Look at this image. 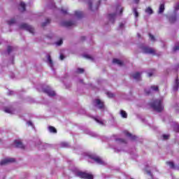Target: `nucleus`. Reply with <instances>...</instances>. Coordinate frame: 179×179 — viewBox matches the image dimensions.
Wrapping results in <instances>:
<instances>
[{"instance_id":"1","label":"nucleus","mask_w":179,"mask_h":179,"mask_svg":"<svg viewBox=\"0 0 179 179\" xmlns=\"http://www.w3.org/2000/svg\"><path fill=\"white\" fill-rule=\"evenodd\" d=\"M162 103V99H155L150 103V106L152 108H153V110H155V111H157V113H162V111L164 110V106H163Z\"/></svg>"},{"instance_id":"2","label":"nucleus","mask_w":179,"mask_h":179,"mask_svg":"<svg viewBox=\"0 0 179 179\" xmlns=\"http://www.w3.org/2000/svg\"><path fill=\"white\" fill-rule=\"evenodd\" d=\"M77 176L78 177H80V178L93 179V175L86 172L78 171L77 172Z\"/></svg>"},{"instance_id":"3","label":"nucleus","mask_w":179,"mask_h":179,"mask_svg":"<svg viewBox=\"0 0 179 179\" xmlns=\"http://www.w3.org/2000/svg\"><path fill=\"white\" fill-rule=\"evenodd\" d=\"M144 54H151L152 55H156V50L148 46H143L141 48Z\"/></svg>"},{"instance_id":"4","label":"nucleus","mask_w":179,"mask_h":179,"mask_svg":"<svg viewBox=\"0 0 179 179\" xmlns=\"http://www.w3.org/2000/svg\"><path fill=\"white\" fill-rule=\"evenodd\" d=\"M20 29H24V30L29 31V33H31V34H34V28L26 23L21 24L20 25Z\"/></svg>"},{"instance_id":"5","label":"nucleus","mask_w":179,"mask_h":179,"mask_svg":"<svg viewBox=\"0 0 179 179\" xmlns=\"http://www.w3.org/2000/svg\"><path fill=\"white\" fill-rule=\"evenodd\" d=\"M16 160L14 158H6L0 162V166H5V164H9V163H15Z\"/></svg>"},{"instance_id":"6","label":"nucleus","mask_w":179,"mask_h":179,"mask_svg":"<svg viewBox=\"0 0 179 179\" xmlns=\"http://www.w3.org/2000/svg\"><path fill=\"white\" fill-rule=\"evenodd\" d=\"M44 92L46 93V94H48L50 97H54V96H55V92L52 91L50 87L45 89Z\"/></svg>"},{"instance_id":"7","label":"nucleus","mask_w":179,"mask_h":179,"mask_svg":"<svg viewBox=\"0 0 179 179\" xmlns=\"http://www.w3.org/2000/svg\"><path fill=\"white\" fill-rule=\"evenodd\" d=\"M14 143L15 145V148H19L20 149H24V145L23 143L19 140H15Z\"/></svg>"},{"instance_id":"8","label":"nucleus","mask_w":179,"mask_h":179,"mask_svg":"<svg viewBox=\"0 0 179 179\" xmlns=\"http://www.w3.org/2000/svg\"><path fill=\"white\" fill-rule=\"evenodd\" d=\"M75 22L73 21H64L62 23V26H64V27H71V26H73Z\"/></svg>"},{"instance_id":"9","label":"nucleus","mask_w":179,"mask_h":179,"mask_svg":"<svg viewBox=\"0 0 179 179\" xmlns=\"http://www.w3.org/2000/svg\"><path fill=\"white\" fill-rule=\"evenodd\" d=\"M96 106H99V110L104 108V103L101 101L100 99H96Z\"/></svg>"},{"instance_id":"10","label":"nucleus","mask_w":179,"mask_h":179,"mask_svg":"<svg viewBox=\"0 0 179 179\" xmlns=\"http://www.w3.org/2000/svg\"><path fill=\"white\" fill-rule=\"evenodd\" d=\"M131 76L135 79V80H141V73L139 72H136L134 74H132Z\"/></svg>"},{"instance_id":"11","label":"nucleus","mask_w":179,"mask_h":179,"mask_svg":"<svg viewBox=\"0 0 179 179\" xmlns=\"http://www.w3.org/2000/svg\"><path fill=\"white\" fill-rule=\"evenodd\" d=\"M176 22H177V15H171V17H169V22L173 24V23H176Z\"/></svg>"},{"instance_id":"12","label":"nucleus","mask_w":179,"mask_h":179,"mask_svg":"<svg viewBox=\"0 0 179 179\" xmlns=\"http://www.w3.org/2000/svg\"><path fill=\"white\" fill-rule=\"evenodd\" d=\"M113 64H117V65H119L120 66H122V65H124V63L118 59H113Z\"/></svg>"},{"instance_id":"13","label":"nucleus","mask_w":179,"mask_h":179,"mask_svg":"<svg viewBox=\"0 0 179 179\" xmlns=\"http://www.w3.org/2000/svg\"><path fill=\"white\" fill-rule=\"evenodd\" d=\"M178 89H179V80H178V77H177L176 79L175 86L173 87V90L177 92V90H178Z\"/></svg>"},{"instance_id":"14","label":"nucleus","mask_w":179,"mask_h":179,"mask_svg":"<svg viewBox=\"0 0 179 179\" xmlns=\"http://www.w3.org/2000/svg\"><path fill=\"white\" fill-rule=\"evenodd\" d=\"M93 160H94V162H96V163H98V164H103V160H101V158L99 157H95L92 158Z\"/></svg>"},{"instance_id":"15","label":"nucleus","mask_w":179,"mask_h":179,"mask_svg":"<svg viewBox=\"0 0 179 179\" xmlns=\"http://www.w3.org/2000/svg\"><path fill=\"white\" fill-rule=\"evenodd\" d=\"M75 15L78 19H81V17H83V12H82V11H76L75 12Z\"/></svg>"},{"instance_id":"16","label":"nucleus","mask_w":179,"mask_h":179,"mask_svg":"<svg viewBox=\"0 0 179 179\" xmlns=\"http://www.w3.org/2000/svg\"><path fill=\"white\" fill-rule=\"evenodd\" d=\"M126 136H129V138H131V141H136V136H132V134L129 132L126 133Z\"/></svg>"},{"instance_id":"17","label":"nucleus","mask_w":179,"mask_h":179,"mask_svg":"<svg viewBox=\"0 0 179 179\" xmlns=\"http://www.w3.org/2000/svg\"><path fill=\"white\" fill-rule=\"evenodd\" d=\"M5 113H8V114H13V109L12 108H4Z\"/></svg>"},{"instance_id":"18","label":"nucleus","mask_w":179,"mask_h":179,"mask_svg":"<svg viewBox=\"0 0 179 179\" xmlns=\"http://www.w3.org/2000/svg\"><path fill=\"white\" fill-rule=\"evenodd\" d=\"M49 131L51 132L52 134H57V129L52 126H50L48 127Z\"/></svg>"},{"instance_id":"19","label":"nucleus","mask_w":179,"mask_h":179,"mask_svg":"<svg viewBox=\"0 0 179 179\" xmlns=\"http://www.w3.org/2000/svg\"><path fill=\"white\" fill-rule=\"evenodd\" d=\"M20 6L22 9V12H25V10H26V3H24V2H23V1H21V3H20Z\"/></svg>"},{"instance_id":"20","label":"nucleus","mask_w":179,"mask_h":179,"mask_svg":"<svg viewBox=\"0 0 179 179\" xmlns=\"http://www.w3.org/2000/svg\"><path fill=\"white\" fill-rule=\"evenodd\" d=\"M145 13H148V15H152L153 13V10L150 7H148L145 9Z\"/></svg>"},{"instance_id":"21","label":"nucleus","mask_w":179,"mask_h":179,"mask_svg":"<svg viewBox=\"0 0 179 179\" xmlns=\"http://www.w3.org/2000/svg\"><path fill=\"white\" fill-rule=\"evenodd\" d=\"M50 22H51V20H50L48 18L46 19L45 22L42 23V25H41L42 27H45V26H47V24H50Z\"/></svg>"},{"instance_id":"22","label":"nucleus","mask_w":179,"mask_h":179,"mask_svg":"<svg viewBox=\"0 0 179 179\" xmlns=\"http://www.w3.org/2000/svg\"><path fill=\"white\" fill-rule=\"evenodd\" d=\"M166 164L170 166V169H176V165L174 164V162H167Z\"/></svg>"},{"instance_id":"23","label":"nucleus","mask_w":179,"mask_h":179,"mask_svg":"<svg viewBox=\"0 0 179 179\" xmlns=\"http://www.w3.org/2000/svg\"><path fill=\"white\" fill-rule=\"evenodd\" d=\"M115 16H116L115 13L108 14V17L109 20H114V19H115Z\"/></svg>"},{"instance_id":"24","label":"nucleus","mask_w":179,"mask_h":179,"mask_svg":"<svg viewBox=\"0 0 179 179\" xmlns=\"http://www.w3.org/2000/svg\"><path fill=\"white\" fill-rule=\"evenodd\" d=\"M164 12V4H161L159 9V13H163Z\"/></svg>"},{"instance_id":"25","label":"nucleus","mask_w":179,"mask_h":179,"mask_svg":"<svg viewBox=\"0 0 179 179\" xmlns=\"http://www.w3.org/2000/svg\"><path fill=\"white\" fill-rule=\"evenodd\" d=\"M8 24H9L10 26L12 24H15V23H16V20H15L14 18L10 20L9 21H7Z\"/></svg>"},{"instance_id":"26","label":"nucleus","mask_w":179,"mask_h":179,"mask_svg":"<svg viewBox=\"0 0 179 179\" xmlns=\"http://www.w3.org/2000/svg\"><path fill=\"white\" fill-rule=\"evenodd\" d=\"M120 114L123 118H127L128 117V114L124 110H120Z\"/></svg>"},{"instance_id":"27","label":"nucleus","mask_w":179,"mask_h":179,"mask_svg":"<svg viewBox=\"0 0 179 179\" xmlns=\"http://www.w3.org/2000/svg\"><path fill=\"white\" fill-rule=\"evenodd\" d=\"M152 90H154V92H159V86L152 85L151 86Z\"/></svg>"},{"instance_id":"28","label":"nucleus","mask_w":179,"mask_h":179,"mask_svg":"<svg viewBox=\"0 0 179 179\" xmlns=\"http://www.w3.org/2000/svg\"><path fill=\"white\" fill-rule=\"evenodd\" d=\"M48 62H49V64L51 67H52L53 66V63H52V59H51V56H48Z\"/></svg>"},{"instance_id":"29","label":"nucleus","mask_w":179,"mask_h":179,"mask_svg":"<svg viewBox=\"0 0 179 179\" xmlns=\"http://www.w3.org/2000/svg\"><path fill=\"white\" fill-rule=\"evenodd\" d=\"M117 141L119 142V143H127V141L124 138H117Z\"/></svg>"},{"instance_id":"30","label":"nucleus","mask_w":179,"mask_h":179,"mask_svg":"<svg viewBox=\"0 0 179 179\" xmlns=\"http://www.w3.org/2000/svg\"><path fill=\"white\" fill-rule=\"evenodd\" d=\"M108 97H109L110 99H113V97H115V94L111 93V92H107L106 93Z\"/></svg>"},{"instance_id":"31","label":"nucleus","mask_w":179,"mask_h":179,"mask_svg":"<svg viewBox=\"0 0 179 179\" xmlns=\"http://www.w3.org/2000/svg\"><path fill=\"white\" fill-rule=\"evenodd\" d=\"M133 11L135 15V17H138V16H139V13H138V10L136 8H134Z\"/></svg>"},{"instance_id":"32","label":"nucleus","mask_w":179,"mask_h":179,"mask_svg":"<svg viewBox=\"0 0 179 179\" xmlns=\"http://www.w3.org/2000/svg\"><path fill=\"white\" fill-rule=\"evenodd\" d=\"M85 72V69H78L76 71V73H83Z\"/></svg>"},{"instance_id":"33","label":"nucleus","mask_w":179,"mask_h":179,"mask_svg":"<svg viewBox=\"0 0 179 179\" xmlns=\"http://www.w3.org/2000/svg\"><path fill=\"white\" fill-rule=\"evenodd\" d=\"M149 37L151 40V41H155L156 38H155V36L153 35H152V34H149Z\"/></svg>"},{"instance_id":"34","label":"nucleus","mask_w":179,"mask_h":179,"mask_svg":"<svg viewBox=\"0 0 179 179\" xmlns=\"http://www.w3.org/2000/svg\"><path fill=\"white\" fill-rule=\"evenodd\" d=\"M12 50H13L12 46H8V48H7V52L8 54H10V52H12Z\"/></svg>"},{"instance_id":"35","label":"nucleus","mask_w":179,"mask_h":179,"mask_svg":"<svg viewBox=\"0 0 179 179\" xmlns=\"http://www.w3.org/2000/svg\"><path fill=\"white\" fill-rule=\"evenodd\" d=\"M64 43V41H62V39H59V41H58L56 44L57 45H62V43Z\"/></svg>"},{"instance_id":"36","label":"nucleus","mask_w":179,"mask_h":179,"mask_svg":"<svg viewBox=\"0 0 179 179\" xmlns=\"http://www.w3.org/2000/svg\"><path fill=\"white\" fill-rule=\"evenodd\" d=\"M169 135H166V134L163 135V138H164V141H167V139H169Z\"/></svg>"},{"instance_id":"37","label":"nucleus","mask_w":179,"mask_h":179,"mask_svg":"<svg viewBox=\"0 0 179 179\" xmlns=\"http://www.w3.org/2000/svg\"><path fill=\"white\" fill-rule=\"evenodd\" d=\"M62 12L63 15H66V13H68L66 10H64V9H62Z\"/></svg>"},{"instance_id":"38","label":"nucleus","mask_w":179,"mask_h":179,"mask_svg":"<svg viewBox=\"0 0 179 179\" xmlns=\"http://www.w3.org/2000/svg\"><path fill=\"white\" fill-rule=\"evenodd\" d=\"M59 58H60V59L62 61L63 59H64L65 56H64V55H60Z\"/></svg>"},{"instance_id":"39","label":"nucleus","mask_w":179,"mask_h":179,"mask_svg":"<svg viewBox=\"0 0 179 179\" xmlns=\"http://www.w3.org/2000/svg\"><path fill=\"white\" fill-rule=\"evenodd\" d=\"M27 124L29 125V127H31L33 125V123L31 122V121H29L27 122Z\"/></svg>"},{"instance_id":"40","label":"nucleus","mask_w":179,"mask_h":179,"mask_svg":"<svg viewBox=\"0 0 179 179\" xmlns=\"http://www.w3.org/2000/svg\"><path fill=\"white\" fill-rule=\"evenodd\" d=\"M179 9V3L177 4L176 6H175V10H178Z\"/></svg>"},{"instance_id":"41","label":"nucleus","mask_w":179,"mask_h":179,"mask_svg":"<svg viewBox=\"0 0 179 179\" xmlns=\"http://www.w3.org/2000/svg\"><path fill=\"white\" fill-rule=\"evenodd\" d=\"M88 5H89V8L92 10V2H89L88 3Z\"/></svg>"},{"instance_id":"42","label":"nucleus","mask_w":179,"mask_h":179,"mask_svg":"<svg viewBox=\"0 0 179 179\" xmlns=\"http://www.w3.org/2000/svg\"><path fill=\"white\" fill-rule=\"evenodd\" d=\"M84 57L85 58H87L88 59H92V57L90 56L87 55H85Z\"/></svg>"},{"instance_id":"43","label":"nucleus","mask_w":179,"mask_h":179,"mask_svg":"<svg viewBox=\"0 0 179 179\" xmlns=\"http://www.w3.org/2000/svg\"><path fill=\"white\" fill-rule=\"evenodd\" d=\"M62 145L64 146V147H66V146H68V144L66 143H62Z\"/></svg>"},{"instance_id":"44","label":"nucleus","mask_w":179,"mask_h":179,"mask_svg":"<svg viewBox=\"0 0 179 179\" xmlns=\"http://www.w3.org/2000/svg\"><path fill=\"white\" fill-rule=\"evenodd\" d=\"M122 12H124L123 8H120V15H122Z\"/></svg>"},{"instance_id":"45","label":"nucleus","mask_w":179,"mask_h":179,"mask_svg":"<svg viewBox=\"0 0 179 179\" xmlns=\"http://www.w3.org/2000/svg\"><path fill=\"white\" fill-rule=\"evenodd\" d=\"M81 40H82V41H85V40H86V37L82 36Z\"/></svg>"},{"instance_id":"46","label":"nucleus","mask_w":179,"mask_h":179,"mask_svg":"<svg viewBox=\"0 0 179 179\" xmlns=\"http://www.w3.org/2000/svg\"><path fill=\"white\" fill-rule=\"evenodd\" d=\"M145 94H146L147 95L150 94V90H149V91H146V90H145Z\"/></svg>"},{"instance_id":"47","label":"nucleus","mask_w":179,"mask_h":179,"mask_svg":"<svg viewBox=\"0 0 179 179\" xmlns=\"http://www.w3.org/2000/svg\"><path fill=\"white\" fill-rule=\"evenodd\" d=\"M152 76H153V73H148L149 78H150V77Z\"/></svg>"},{"instance_id":"48","label":"nucleus","mask_w":179,"mask_h":179,"mask_svg":"<svg viewBox=\"0 0 179 179\" xmlns=\"http://www.w3.org/2000/svg\"><path fill=\"white\" fill-rule=\"evenodd\" d=\"M147 173L150 176L152 175V172L150 171H147Z\"/></svg>"},{"instance_id":"49","label":"nucleus","mask_w":179,"mask_h":179,"mask_svg":"<svg viewBox=\"0 0 179 179\" xmlns=\"http://www.w3.org/2000/svg\"><path fill=\"white\" fill-rule=\"evenodd\" d=\"M135 3H139V0H134Z\"/></svg>"},{"instance_id":"50","label":"nucleus","mask_w":179,"mask_h":179,"mask_svg":"<svg viewBox=\"0 0 179 179\" xmlns=\"http://www.w3.org/2000/svg\"><path fill=\"white\" fill-rule=\"evenodd\" d=\"M137 36L139 38H141V35L139 34H138Z\"/></svg>"},{"instance_id":"51","label":"nucleus","mask_w":179,"mask_h":179,"mask_svg":"<svg viewBox=\"0 0 179 179\" xmlns=\"http://www.w3.org/2000/svg\"><path fill=\"white\" fill-rule=\"evenodd\" d=\"M13 93V91L10 92V94H12Z\"/></svg>"},{"instance_id":"52","label":"nucleus","mask_w":179,"mask_h":179,"mask_svg":"<svg viewBox=\"0 0 179 179\" xmlns=\"http://www.w3.org/2000/svg\"><path fill=\"white\" fill-rule=\"evenodd\" d=\"M96 122H99V120H96Z\"/></svg>"},{"instance_id":"53","label":"nucleus","mask_w":179,"mask_h":179,"mask_svg":"<svg viewBox=\"0 0 179 179\" xmlns=\"http://www.w3.org/2000/svg\"><path fill=\"white\" fill-rule=\"evenodd\" d=\"M117 10H118V7L117 8Z\"/></svg>"}]
</instances>
